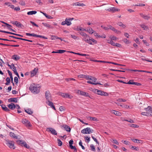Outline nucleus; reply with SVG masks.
<instances>
[{
  "mask_svg": "<svg viewBox=\"0 0 152 152\" xmlns=\"http://www.w3.org/2000/svg\"><path fill=\"white\" fill-rule=\"evenodd\" d=\"M30 22L33 25H34V26L37 27H38V26L34 22H33L32 21H30Z\"/></svg>",
  "mask_w": 152,
  "mask_h": 152,
  "instance_id": "bf43d9fd",
  "label": "nucleus"
},
{
  "mask_svg": "<svg viewBox=\"0 0 152 152\" xmlns=\"http://www.w3.org/2000/svg\"><path fill=\"white\" fill-rule=\"evenodd\" d=\"M140 26L143 28L144 30H146L148 29V27L144 24H141L140 25Z\"/></svg>",
  "mask_w": 152,
  "mask_h": 152,
  "instance_id": "f704fd0d",
  "label": "nucleus"
},
{
  "mask_svg": "<svg viewBox=\"0 0 152 152\" xmlns=\"http://www.w3.org/2000/svg\"><path fill=\"white\" fill-rule=\"evenodd\" d=\"M71 23L70 22L67 18H66L65 20L64 21L62 22L61 24L63 25H67V26H69L71 24Z\"/></svg>",
  "mask_w": 152,
  "mask_h": 152,
  "instance_id": "9d476101",
  "label": "nucleus"
},
{
  "mask_svg": "<svg viewBox=\"0 0 152 152\" xmlns=\"http://www.w3.org/2000/svg\"><path fill=\"white\" fill-rule=\"evenodd\" d=\"M117 101H119V102H126V100L125 99H121V98H119L117 100Z\"/></svg>",
  "mask_w": 152,
  "mask_h": 152,
  "instance_id": "a18cd8bd",
  "label": "nucleus"
},
{
  "mask_svg": "<svg viewBox=\"0 0 152 152\" xmlns=\"http://www.w3.org/2000/svg\"><path fill=\"white\" fill-rule=\"evenodd\" d=\"M141 114L142 115H146L147 116H149L150 115H151L148 112H142L141 113Z\"/></svg>",
  "mask_w": 152,
  "mask_h": 152,
  "instance_id": "7c9ffc66",
  "label": "nucleus"
},
{
  "mask_svg": "<svg viewBox=\"0 0 152 152\" xmlns=\"http://www.w3.org/2000/svg\"><path fill=\"white\" fill-rule=\"evenodd\" d=\"M60 137L61 138V139L63 140V142H66L68 141L70 138L69 137H66V135H64L63 136H60Z\"/></svg>",
  "mask_w": 152,
  "mask_h": 152,
  "instance_id": "9b49d317",
  "label": "nucleus"
},
{
  "mask_svg": "<svg viewBox=\"0 0 152 152\" xmlns=\"http://www.w3.org/2000/svg\"><path fill=\"white\" fill-rule=\"evenodd\" d=\"M45 96L46 98L48 101V100H50L51 97V95L49 91H47L45 92Z\"/></svg>",
  "mask_w": 152,
  "mask_h": 152,
  "instance_id": "f8f14e48",
  "label": "nucleus"
},
{
  "mask_svg": "<svg viewBox=\"0 0 152 152\" xmlns=\"http://www.w3.org/2000/svg\"><path fill=\"white\" fill-rule=\"evenodd\" d=\"M6 81L7 82L5 83V84L6 85H8L10 84L11 80L10 78L7 77L6 79Z\"/></svg>",
  "mask_w": 152,
  "mask_h": 152,
  "instance_id": "c85d7f7f",
  "label": "nucleus"
},
{
  "mask_svg": "<svg viewBox=\"0 0 152 152\" xmlns=\"http://www.w3.org/2000/svg\"><path fill=\"white\" fill-rule=\"evenodd\" d=\"M26 34L27 36H31L34 37H37L42 38L44 39H48V38L45 37L44 36H43L40 35H37L34 33L30 34V33H26Z\"/></svg>",
  "mask_w": 152,
  "mask_h": 152,
  "instance_id": "7ed1b4c3",
  "label": "nucleus"
},
{
  "mask_svg": "<svg viewBox=\"0 0 152 152\" xmlns=\"http://www.w3.org/2000/svg\"><path fill=\"white\" fill-rule=\"evenodd\" d=\"M6 45H4V46H10L12 47H19V45H10L9 44H5Z\"/></svg>",
  "mask_w": 152,
  "mask_h": 152,
  "instance_id": "ea45409f",
  "label": "nucleus"
},
{
  "mask_svg": "<svg viewBox=\"0 0 152 152\" xmlns=\"http://www.w3.org/2000/svg\"><path fill=\"white\" fill-rule=\"evenodd\" d=\"M73 143H69V147L71 149L74 150L75 151L77 152V149L76 147L75 146H73L72 145Z\"/></svg>",
  "mask_w": 152,
  "mask_h": 152,
  "instance_id": "b1692460",
  "label": "nucleus"
},
{
  "mask_svg": "<svg viewBox=\"0 0 152 152\" xmlns=\"http://www.w3.org/2000/svg\"><path fill=\"white\" fill-rule=\"evenodd\" d=\"M9 135H10V136L11 137H13V138H15V139H20V138H18V137L17 136H16L15 135V134L13 132H10V133Z\"/></svg>",
  "mask_w": 152,
  "mask_h": 152,
  "instance_id": "6ab92c4d",
  "label": "nucleus"
},
{
  "mask_svg": "<svg viewBox=\"0 0 152 152\" xmlns=\"http://www.w3.org/2000/svg\"><path fill=\"white\" fill-rule=\"evenodd\" d=\"M86 42L89 44L94 45L95 44H97V41L93 38L90 37L87 40Z\"/></svg>",
  "mask_w": 152,
  "mask_h": 152,
  "instance_id": "423d86ee",
  "label": "nucleus"
},
{
  "mask_svg": "<svg viewBox=\"0 0 152 152\" xmlns=\"http://www.w3.org/2000/svg\"><path fill=\"white\" fill-rule=\"evenodd\" d=\"M92 77V76H91L89 75H85V78H86L87 80H91V78Z\"/></svg>",
  "mask_w": 152,
  "mask_h": 152,
  "instance_id": "a19ab883",
  "label": "nucleus"
},
{
  "mask_svg": "<svg viewBox=\"0 0 152 152\" xmlns=\"http://www.w3.org/2000/svg\"><path fill=\"white\" fill-rule=\"evenodd\" d=\"M88 31L90 34H92L94 32V31L91 28H87L86 30V31Z\"/></svg>",
  "mask_w": 152,
  "mask_h": 152,
  "instance_id": "c756f323",
  "label": "nucleus"
},
{
  "mask_svg": "<svg viewBox=\"0 0 152 152\" xmlns=\"http://www.w3.org/2000/svg\"><path fill=\"white\" fill-rule=\"evenodd\" d=\"M88 118L91 121H98L97 119L95 117H93L89 116L88 117Z\"/></svg>",
  "mask_w": 152,
  "mask_h": 152,
  "instance_id": "c9c22d12",
  "label": "nucleus"
},
{
  "mask_svg": "<svg viewBox=\"0 0 152 152\" xmlns=\"http://www.w3.org/2000/svg\"><path fill=\"white\" fill-rule=\"evenodd\" d=\"M131 140H132V141L134 142H137V141L140 142H142V141L140 140L136 139H131Z\"/></svg>",
  "mask_w": 152,
  "mask_h": 152,
  "instance_id": "4c0bfd02",
  "label": "nucleus"
},
{
  "mask_svg": "<svg viewBox=\"0 0 152 152\" xmlns=\"http://www.w3.org/2000/svg\"><path fill=\"white\" fill-rule=\"evenodd\" d=\"M19 4L21 5L22 6L25 5V1H22L19 2Z\"/></svg>",
  "mask_w": 152,
  "mask_h": 152,
  "instance_id": "13d9d810",
  "label": "nucleus"
},
{
  "mask_svg": "<svg viewBox=\"0 0 152 152\" xmlns=\"http://www.w3.org/2000/svg\"><path fill=\"white\" fill-rule=\"evenodd\" d=\"M87 83H89L90 84H93V85H96L97 84H99V85H102V84H101V83H100L98 82H97L96 83H94L93 82H91V81H88Z\"/></svg>",
  "mask_w": 152,
  "mask_h": 152,
  "instance_id": "72a5a7b5",
  "label": "nucleus"
},
{
  "mask_svg": "<svg viewBox=\"0 0 152 152\" xmlns=\"http://www.w3.org/2000/svg\"><path fill=\"white\" fill-rule=\"evenodd\" d=\"M25 111L28 114L31 115L32 114L33 112L30 109H28L27 110H25Z\"/></svg>",
  "mask_w": 152,
  "mask_h": 152,
  "instance_id": "cd10ccee",
  "label": "nucleus"
},
{
  "mask_svg": "<svg viewBox=\"0 0 152 152\" xmlns=\"http://www.w3.org/2000/svg\"><path fill=\"white\" fill-rule=\"evenodd\" d=\"M117 81L118 82H120L121 83H122L124 84H127V83H126L124 81H122V80H117Z\"/></svg>",
  "mask_w": 152,
  "mask_h": 152,
  "instance_id": "338daca9",
  "label": "nucleus"
},
{
  "mask_svg": "<svg viewBox=\"0 0 152 152\" xmlns=\"http://www.w3.org/2000/svg\"><path fill=\"white\" fill-rule=\"evenodd\" d=\"M144 110L147 112H148L150 113H152V107L148 106L147 108H145Z\"/></svg>",
  "mask_w": 152,
  "mask_h": 152,
  "instance_id": "f3484780",
  "label": "nucleus"
},
{
  "mask_svg": "<svg viewBox=\"0 0 152 152\" xmlns=\"http://www.w3.org/2000/svg\"><path fill=\"white\" fill-rule=\"evenodd\" d=\"M94 92L95 93H96V92H97V94L102 96H107L108 95L107 93L97 89H95Z\"/></svg>",
  "mask_w": 152,
  "mask_h": 152,
  "instance_id": "20e7f679",
  "label": "nucleus"
},
{
  "mask_svg": "<svg viewBox=\"0 0 152 152\" xmlns=\"http://www.w3.org/2000/svg\"><path fill=\"white\" fill-rule=\"evenodd\" d=\"M143 18H144L145 19L148 20L150 18V17L148 16L147 15H144Z\"/></svg>",
  "mask_w": 152,
  "mask_h": 152,
  "instance_id": "052dcab7",
  "label": "nucleus"
},
{
  "mask_svg": "<svg viewBox=\"0 0 152 152\" xmlns=\"http://www.w3.org/2000/svg\"><path fill=\"white\" fill-rule=\"evenodd\" d=\"M130 127H132L134 128H138L139 126L136 124H131L129 125Z\"/></svg>",
  "mask_w": 152,
  "mask_h": 152,
  "instance_id": "79ce46f5",
  "label": "nucleus"
},
{
  "mask_svg": "<svg viewBox=\"0 0 152 152\" xmlns=\"http://www.w3.org/2000/svg\"><path fill=\"white\" fill-rule=\"evenodd\" d=\"M37 13L36 11H31L28 12L27 14L28 15L35 14Z\"/></svg>",
  "mask_w": 152,
  "mask_h": 152,
  "instance_id": "393cba45",
  "label": "nucleus"
},
{
  "mask_svg": "<svg viewBox=\"0 0 152 152\" xmlns=\"http://www.w3.org/2000/svg\"><path fill=\"white\" fill-rule=\"evenodd\" d=\"M112 113L115 115L118 116H120L121 115V113L120 112L115 110H113L112 111Z\"/></svg>",
  "mask_w": 152,
  "mask_h": 152,
  "instance_id": "aec40b11",
  "label": "nucleus"
},
{
  "mask_svg": "<svg viewBox=\"0 0 152 152\" xmlns=\"http://www.w3.org/2000/svg\"><path fill=\"white\" fill-rule=\"evenodd\" d=\"M80 34L81 36H82L83 37L84 36H85L86 35H87V34L86 33H85L84 32H80Z\"/></svg>",
  "mask_w": 152,
  "mask_h": 152,
  "instance_id": "e2e57ef3",
  "label": "nucleus"
},
{
  "mask_svg": "<svg viewBox=\"0 0 152 152\" xmlns=\"http://www.w3.org/2000/svg\"><path fill=\"white\" fill-rule=\"evenodd\" d=\"M19 144L22 146H23L27 148L28 149L30 148V146L27 144V143H19Z\"/></svg>",
  "mask_w": 152,
  "mask_h": 152,
  "instance_id": "5701e85b",
  "label": "nucleus"
},
{
  "mask_svg": "<svg viewBox=\"0 0 152 152\" xmlns=\"http://www.w3.org/2000/svg\"><path fill=\"white\" fill-rule=\"evenodd\" d=\"M94 132V130L91 129L90 128L87 127L82 130L81 132L82 133L85 134H89L93 133Z\"/></svg>",
  "mask_w": 152,
  "mask_h": 152,
  "instance_id": "f03ea898",
  "label": "nucleus"
},
{
  "mask_svg": "<svg viewBox=\"0 0 152 152\" xmlns=\"http://www.w3.org/2000/svg\"><path fill=\"white\" fill-rule=\"evenodd\" d=\"M47 130L49 132H51L52 134L54 135H56L57 134L56 130L52 128H47Z\"/></svg>",
  "mask_w": 152,
  "mask_h": 152,
  "instance_id": "1a4fd4ad",
  "label": "nucleus"
},
{
  "mask_svg": "<svg viewBox=\"0 0 152 152\" xmlns=\"http://www.w3.org/2000/svg\"><path fill=\"white\" fill-rule=\"evenodd\" d=\"M60 127L61 129H64L66 130L67 132H70L71 131V128L69 126L67 125L63 124L60 126Z\"/></svg>",
  "mask_w": 152,
  "mask_h": 152,
  "instance_id": "0eeeda50",
  "label": "nucleus"
},
{
  "mask_svg": "<svg viewBox=\"0 0 152 152\" xmlns=\"http://www.w3.org/2000/svg\"><path fill=\"white\" fill-rule=\"evenodd\" d=\"M70 95L69 94L67 93H65V95L64 98H70Z\"/></svg>",
  "mask_w": 152,
  "mask_h": 152,
  "instance_id": "864d4df0",
  "label": "nucleus"
},
{
  "mask_svg": "<svg viewBox=\"0 0 152 152\" xmlns=\"http://www.w3.org/2000/svg\"><path fill=\"white\" fill-rule=\"evenodd\" d=\"M22 26V24L18 22V23H17V25L16 26L17 27H21Z\"/></svg>",
  "mask_w": 152,
  "mask_h": 152,
  "instance_id": "680f3d73",
  "label": "nucleus"
},
{
  "mask_svg": "<svg viewBox=\"0 0 152 152\" xmlns=\"http://www.w3.org/2000/svg\"><path fill=\"white\" fill-rule=\"evenodd\" d=\"M127 70L129 71H134V72H141V70H133V69H126Z\"/></svg>",
  "mask_w": 152,
  "mask_h": 152,
  "instance_id": "5fc2aeb1",
  "label": "nucleus"
},
{
  "mask_svg": "<svg viewBox=\"0 0 152 152\" xmlns=\"http://www.w3.org/2000/svg\"><path fill=\"white\" fill-rule=\"evenodd\" d=\"M130 148L131 149L134 150H135L136 151H138L139 150L138 147H136L135 146H130Z\"/></svg>",
  "mask_w": 152,
  "mask_h": 152,
  "instance_id": "473e14b6",
  "label": "nucleus"
},
{
  "mask_svg": "<svg viewBox=\"0 0 152 152\" xmlns=\"http://www.w3.org/2000/svg\"><path fill=\"white\" fill-rule=\"evenodd\" d=\"M111 10H112L113 12H115L116 11H119L120 10V9L117 8L115 7H112Z\"/></svg>",
  "mask_w": 152,
  "mask_h": 152,
  "instance_id": "e433bc0d",
  "label": "nucleus"
},
{
  "mask_svg": "<svg viewBox=\"0 0 152 152\" xmlns=\"http://www.w3.org/2000/svg\"><path fill=\"white\" fill-rule=\"evenodd\" d=\"M85 75H82V74L79 75H78V77L79 78H84L85 77Z\"/></svg>",
  "mask_w": 152,
  "mask_h": 152,
  "instance_id": "603ef678",
  "label": "nucleus"
},
{
  "mask_svg": "<svg viewBox=\"0 0 152 152\" xmlns=\"http://www.w3.org/2000/svg\"><path fill=\"white\" fill-rule=\"evenodd\" d=\"M84 139L85 140V141L87 142H89L90 141V137L88 136L85 137Z\"/></svg>",
  "mask_w": 152,
  "mask_h": 152,
  "instance_id": "58836bf2",
  "label": "nucleus"
},
{
  "mask_svg": "<svg viewBox=\"0 0 152 152\" xmlns=\"http://www.w3.org/2000/svg\"><path fill=\"white\" fill-rule=\"evenodd\" d=\"M145 6V4H135L134 5V6H140V7H143Z\"/></svg>",
  "mask_w": 152,
  "mask_h": 152,
  "instance_id": "4d7b16f0",
  "label": "nucleus"
},
{
  "mask_svg": "<svg viewBox=\"0 0 152 152\" xmlns=\"http://www.w3.org/2000/svg\"><path fill=\"white\" fill-rule=\"evenodd\" d=\"M42 24L45 27L48 28H51V26L48 23H42Z\"/></svg>",
  "mask_w": 152,
  "mask_h": 152,
  "instance_id": "2f4dec72",
  "label": "nucleus"
},
{
  "mask_svg": "<svg viewBox=\"0 0 152 152\" xmlns=\"http://www.w3.org/2000/svg\"><path fill=\"white\" fill-rule=\"evenodd\" d=\"M102 27L105 30H109V27L108 26V27H106V26H102Z\"/></svg>",
  "mask_w": 152,
  "mask_h": 152,
  "instance_id": "69168bd1",
  "label": "nucleus"
},
{
  "mask_svg": "<svg viewBox=\"0 0 152 152\" xmlns=\"http://www.w3.org/2000/svg\"><path fill=\"white\" fill-rule=\"evenodd\" d=\"M66 51L64 50H57V53H62L66 52Z\"/></svg>",
  "mask_w": 152,
  "mask_h": 152,
  "instance_id": "37998d69",
  "label": "nucleus"
},
{
  "mask_svg": "<svg viewBox=\"0 0 152 152\" xmlns=\"http://www.w3.org/2000/svg\"><path fill=\"white\" fill-rule=\"evenodd\" d=\"M77 93L78 94L80 95H81L85 97H90L88 93L85 91H82L80 90H77Z\"/></svg>",
  "mask_w": 152,
  "mask_h": 152,
  "instance_id": "39448f33",
  "label": "nucleus"
},
{
  "mask_svg": "<svg viewBox=\"0 0 152 152\" xmlns=\"http://www.w3.org/2000/svg\"><path fill=\"white\" fill-rule=\"evenodd\" d=\"M7 71L9 75L10 76V77H12V73L9 70H8Z\"/></svg>",
  "mask_w": 152,
  "mask_h": 152,
  "instance_id": "774afa93",
  "label": "nucleus"
},
{
  "mask_svg": "<svg viewBox=\"0 0 152 152\" xmlns=\"http://www.w3.org/2000/svg\"><path fill=\"white\" fill-rule=\"evenodd\" d=\"M22 123L27 127H29L31 126L30 121L26 119H23Z\"/></svg>",
  "mask_w": 152,
  "mask_h": 152,
  "instance_id": "6e6552de",
  "label": "nucleus"
},
{
  "mask_svg": "<svg viewBox=\"0 0 152 152\" xmlns=\"http://www.w3.org/2000/svg\"><path fill=\"white\" fill-rule=\"evenodd\" d=\"M46 103L48 104L53 109L55 110H56V108L54 105H53V103L51 102L50 100H48L47 102H46Z\"/></svg>",
  "mask_w": 152,
  "mask_h": 152,
  "instance_id": "4468645a",
  "label": "nucleus"
},
{
  "mask_svg": "<svg viewBox=\"0 0 152 152\" xmlns=\"http://www.w3.org/2000/svg\"><path fill=\"white\" fill-rule=\"evenodd\" d=\"M7 145L10 148L14 149L15 147L14 146L13 143H6Z\"/></svg>",
  "mask_w": 152,
  "mask_h": 152,
  "instance_id": "4be33fe9",
  "label": "nucleus"
},
{
  "mask_svg": "<svg viewBox=\"0 0 152 152\" xmlns=\"http://www.w3.org/2000/svg\"><path fill=\"white\" fill-rule=\"evenodd\" d=\"M142 41L146 46H149V44L145 40H143Z\"/></svg>",
  "mask_w": 152,
  "mask_h": 152,
  "instance_id": "6e6d98bb",
  "label": "nucleus"
},
{
  "mask_svg": "<svg viewBox=\"0 0 152 152\" xmlns=\"http://www.w3.org/2000/svg\"><path fill=\"white\" fill-rule=\"evenodd\" d=\"M20 57L15 54L13 55L12 56V58L15 61H18L20 59Z\"/></svg>",
  "mask_w": 152,
  "mask_h": 152,
  "instance_id": "a211bd4d",
  "label": "nucleus"
},
{
  "mask_svg": "<svg viewBox=\"0 0 152 152\" xmlns=\"http://www.w3.org/2000/svg\"><path fill=\"white\" fill-rule=\"evenodd\" d=\"M90 147L91 148V149L93 151H95V146L93 145L92 144L90 145Z\"/></svg>",
  "mask_w": 152,
  "mask_h": 152,
  "instance_id": "c03bdc74",
  "label": "nucleus"
},
{
  "mask_svg": "<svg viewBox=\"0 0 152 152\" xmlns=\"http://www.w3.org/2000/svg\"><path fill=\"white\" fill-rule=\"evenodd\" d=\"M118 25L121 27H123L124 28H125V26L124 24H123L121 22H118Z\"/></svg>",
  "mask_w": 152,
  "mask_h": 152,
  "instance_id": "09e8293b",
  "label": "nucleus"
},
{
  "mask_svg": "<svg viewBox=\"0 0 152 152\" xmlns=\"http://www.w3.org/2000/svg\"><path fill=\"white\" fill-rule=\"evenodd\" d=\"M127 84H131V85H134L135 82H133L132 80H130L127 83Z\"/></svg>",
  "mask_w": 152,
  "mask_h": 152,
  "instance_id": "49530a36",
  "label": "nucleus"
},
{
  "mask_svg": "<svg viewBox=\"0 0 152 152\" xmlns=\"http://www.w3.org/2000/svg\"><path fill=\"white\" fill-rule=\"evenodd\" d=\"M90 37H89L88 35L87 34L83 37V40L85 41L86 42L87 40Z\"/></svg>",
  "mask_w": 152,
  "mask_h": 152,
  "instance_id": "a878e982",
  "label": "nucleus"
},
{
  "mask_svg": "<svg viewBox=\"0 0 152 152\" xmlns=\"http://www.w3.org/2000/svg\"><path fill=\"white\" fill-rule=\"evenodd\" d=\"M1 106L2 109L4 111L7 112H9L10 111V110L7 108L5 105L4 104H1Z\"/></svg>",
  "mask_w": 152,
  "mask_h": 152,
  "instance_id": "dca6fc26",
  "label": "nucleus"
},
{
  "mask_svg": "<svg viewBox=\"0 0 152 152\" xmlns=\"http://www.w3.org/2000/svg\"><path fill=\"white\" fill-rule=\"evenodd\" d=\"M0 32L4 33H6V34H12L13 35H15V33H14L10 32H9V31H3V30H0Z\"/></svg>",
  "mask_w": 152,
  "mask_h": 152,
  "instance_id": "bb28decb",
  "label": "nucleus"
},
{
  "mask_svg": "<svg viewBox=\"0 0 152 152\" xmlns=\"http://www.w3.org/2000/svg\"><path fill=\"white\" fill-rule=\"evenodd\" d=\"M38 71V68H36L31 72V77H33L36 75Z\"/></svg>",
  "mask_w": 152,
  "mask_h": 152,
  "instance_id": "ddd939ff",
  "label": "nucleus"
},
{
  "mask_svg": "<svg viewBox=\"0 0 152 152\" xmlns=\"http://www.w3.org/2000/svg\"><path fill=\"white\" fill-rule=\"evenodd\" d=\"M60 111H64L65 110V108L63 106H61L59 108Z\"/></svg>",
  "mask_w": 152,
  "mask_h": 152,
  "instance_id": "8fccbe9b",
  "label": "nucleus"
},
{
  "mask_svg": "<svg viewBox=\"0 0 152 152\" xmlns=\"http://www.w3.org/2000/svg\"><path fill=\"white\" fill-rule=\"evenodd\" d=\"M40 88L37 87L34 84H33L30 85L29 89L33 94H36L39 92Z\"/></svg>",
  "mask_w": 152,
  "mask_h": 152,
  "instance_id": "f257e3e1",
  "label": "nucleus"
},
{
  "mask_svg": "<svg viewBox=\"0 0 152 152\" xmlns=\"http://www.w3.org/2000/svg\"><path fill=\"white\" fill-rule=\"evenodd\" d=\"M17 100L18 99L17 98H12L8 99V102L16 103L17 102Z\"/></svg>",
  "mask_w": 152,
  "mask_h": 152,
  "instance_id": "412c9836",
  "label": "nucleus"
},
{
  "mask_svg": "<svg viewBox=\"0 0 152 152\" xmlns=\"http://www.w3.org/2000/svg\"><path fill=\"white\" fill-rule=\"evenodd\" d=\"M77 30L79 31V30L80 31H86V29L83 28L81 27H80L79 28H77Z\"/></svg>",
  "mask_w": 152,
  "mask_h": 152,
  "instance_id": "3c124183",
  "label": "nucleus"
},
{
  "mask_svg": "<svg viewBox=\"0 0 152 152\" xmlns=\"http://www.w3.org/2000/svg\"><path fill=\"white\" fill-rule=\"evenodd\" d=\"M14 82L15 83V84L16 85L18 82V77H14Z\"/></svg>",
  "mask_w": 152,
  "mask_h": 152,
  "instance_id": "de8ad7c7",
  "label": "nucleus"
},
{
  "mask_svg": "<svg viewBox=\"0 0 152 152\" xmlns=\"http://www.w3.org/2000/svg\"><path fill=\"white\" fill-rule=\"evenodd\" d=\"M7 107L9 108V109L12 110H14L16 108V105L15 104L12 103H11L10 104L7 105Z\"/></svg>",
  "mask_w": 152,
  "mask_h": 152,
  "instance_id": "2eb2a0df",
  "label": "nucleus"
},
{
  "mask_svg": "<svg viewBox=\"0 0 152 152\" xmlns=\"http://www.w3.org/2000/svg\"><path fill=\"white\" fill-rule=\"evenodd\" d=\"M91 80H92L93 81H94V83H95L96 81L97 80V79L95 77H92L91 78Z\"/></svg>",
  "mask_w": 152,
  "mask_h": 152,
  "instance_id": "0e129e2a",
  "label": "nucleus"
}]
</instances>
